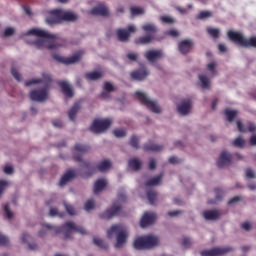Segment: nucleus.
<instances>
[{"label":"nucleus","mask_w":256,"mask_h":256,"mask_svg":"<svg viewBox=\"0 0 256 256\" xmlns=\"http://www.w3.org/2000/svg\"><path fill=\"white\" fill-rule=\"evenodd\" d=\"M80 109H81V104L79 102L74 103V105L68 111V117L70 121H75L77 117V113H79Z\"/></svg>","instance_id":"cd10ccee"},{"label":"nucleus","mask_w":256,"mask_h":256,"mask_svg":"<svg viewBox=\"0 0 256 256\" xmlns=\"http://www.w3.org/2000/svg\"><path fill=\"white\" fill-rule=\"evenodd\" d=\"M157 162L155 161V158H151L149 162V169L153 171V169H156Z\"/></svg>","instance_id":"13d9d810"},{"label":"nucleus","mask_w":256,"mask_h":256,"mask_svg":"<svg viewBox=\"0 0 256 256\" xmlns=\"http://www.w3.org/2000/svg\"><path fill=\"white\" fill-rule=\"evenodd\" d=\"M242 229H244V231H250L251 230V224L249 222H244L241 225Z\"/></svg>","instance_id":"0e129e2a"},{"label":"nucleus","mask_w":256,"mask_h":256,"mask_svg":"<svg viewBox=\"0 0 256 256\" xmlns=\"http://www.w3.org/2000/svg\"><path fill=\"white\" fill-rule=\"evenodd\" d=\"M93 243L94 245H97V247H99L100 249H109V245L100 238L94 237Z\"/></svg>","instance_id":"e433bc0d"},{"label":"nucleus","mask_w":256,"mask_h":256,"mask_svg":"<svg viewBox=\"0 0 256 256\" xmlns=\"http://www.w3.org/2000/svg\"><path fill=\"white\" fill-rule=\"evenodd\" d=\"M230 251H233V248H231V247H225V248L215 247L210 250L201 251L200 255L201 256H222L227 253H230Z\"/></svg>","instance_id":"4468645a"},{"label":"nucleus","mask_w":256,"mask_h":256,"mask_svg":"<svg viewBox=\"0 0 256 256\" xmlns=\"http://www.w3.org/2000/svg\"><path fill=\"white\" fill-rule=\"evenodd\" d=\"M209 17H213L210 11H201L198 15V19H209Z\"/></svg>","instance_id":"37998d69"},{"label":"nucleus","mask_w":256,"mask_h":256,"mask_svg":"<svg viewBox=\"0 0 256 256\" xmlns=\"http://www.w3.org/2000/svg\"><path fill=\"white\" fill-rule=\"evenodd\" d=\"M246 177L248 179H255V172L251 168L246 169Z\"/></svg>","instance_id":"6e6d98bb"},{"label":"nucleus","mask_w":256,"mask_h":256,"mask_svg":"<svg viewBox=\"0 0 256 256\" xmlns=\"http://www.w3.org/2000/svg\"><path fill=\"white\" fill-rule=\"evenodd\" d=\"M129 144L133 147V149H139V138L137 136H132Z\"/></svg>","instance_id":"a19ab883"},{"label":"nucleus","mask_w":256,"mask_h":256,"mask_svg":"<svg viewBox=\"0 0 256 256\" xmlns=\"http://www.w3.org/2000/svg\"><path fill=\"white\" fill-rule=\"evenodd\" d=\"M77 177V173L75 170H68L60 179V186L63 187L67 185L71 179H75Z\"/></svg>","instance_id":"393cba45"},{"label":"nucleus","mask_w":256,"mask_h":256,"mask_svg":"<svg viewBox=\"0 0 256 256\" xmlns=\"http://www.w3.org/2000/svg\"><path fill=\"white\" fill-rule=\"evenodd\" d=\"M127 59H129V61H137V59H139V54L138 53H128Z\"/></svg>","instance_id":"603ef678"},{"label":"nucleus","mask_w":256,"mask_h":256,"mask_svg":"<svg viewBox=\"0 0 256 256\" xmlns=\"http://www.w3.org/2000/svg\"><path fill=\"white\" fill-rule=\"evenodd\" d=\"M169 163H171L172 165H175V164L179 163V158L172 156L169 158Z\"/></svg>","instance_id":"338daca9"},{"label":"nucleus","mask_w":256,"mask_h":256,"mask_svg":"<svg viewBox=\"0 0 256 256\" xmlns=\"http://www.w3.org/2000/svg\"><path fill=\"white\" fill-rule=\"evenodd\" d=\"M11 74L13 75L15 80L23 81V77L20 75L19 71H17L16 68H11Z\"/></svg>","instance_id":"a18cd8bd"},{"label":"nucleus","mask_w":256,"mask_h":256,"mask_svg":"<svg viewBox=\"0 0 256 256\" xmlns=\"http://www.w3.org/2000/svg\"><path fill=\"white\" fill-rule=\"evenodd\" d=\"M135 95H136V99H138V101H140V103L142 105H145V107H147V109L152 111V113H161V107H159V104H157V102L149 99V97H147V95H145V93L137 91L135 93Z\"/></svg>","instance_id":"9d476101"},{"label":"nucleus","mask_w":256,"mask_h":256,"mask_svg":"<svg viewBox=\"0 0 256 256\" xmlns=\"http://www.w3.org/2000/svg\"><path fill=\"white\" fill-rule=\"evenodd\" d=\"M159 245V238L155 236H143L139 237L134 241V248L141 249H152V247H157Z\"/></svg>","instance_id":"6e6552de"},{"label":"nucleus","mask_w":256,"mask_h":256,"mask_svg":"<svg viewBox=\"0 0 256 256\" xmlns=\"http://www.w3.org/2000/svg\"><path fill=\"white\" fill-rule=\"evenodd\" d=\"M26 35H35V37H40L39 40L34 42L35 47L37 49H57V47H61L59 44H55L56 39H59L57 34H51L41 29H31Z\"/></svg>","instance_id":"f03ea898"},{"label":"nucleus","mask_w":256,"mask_h":256,"mask_svg":"<svg viewBox=\"0 0 256 256\" xmlns=\"http://www.w3.org/2000/svg\"><path fill=\"white\" fill-rule=\"evenodd\" d=\"M90 147L83 144H75L74 146V161L81 163L80 167L85 171L83 177H91L95 171H100V173H105L108 169H111V161L104 160L100 162L96 167L91 164V162L83 161V155L89 153Z\"/></svg>","instance_id":"f257e3e1"},{"label":"nucleus","mask_w":256,"mask_h":256,"mask_svg":"<svg viewBox=\"0 0 256 256\" xmlns=\"http://www.w3.org/2000/svg\"><path fill=\"white\" fill-rule=\"evenodd\" d=\"M215 193H216V199L219 200L223 197V190L219 188H215Z\"/></svg>","instance_id":"bf43d9fd"},{"label":"nucleus","mask_w":256,"mask_h":256,"mask_svg":"<svg viewBox=\"0 0 256 256\" xmlns=\"http://www.w3.org/2000/svg\"><path fill=\"white\" fill-rule=\"evenodd\" d=\"M56 233H64L65 239H69L71 237V233L75 231L76 233H80L81 235H87V230L83 228V226H77L75 223L69 221L64 225L57 227L55 229Z\"/></svg>","instance_id":"0eeeda50"},{"label":"nucleus","mask_w":256,"mask_h":256,"mask_svg":"<svg viewBox=\"0 0 256 256\" xmlns=\"http://www.w3.org/2000/svg\"><path fill=\"white\" fill-rule=\"evenodd\" d=\"M236 123H237L238 131H239L240 133H247V132H249V133H255V131H256V125H255V123L248 122V126H247V127H245V126L243 125V122H241V120H238Z\"/></svg>","instance_id":"aec40b11"},{"label":"nucleus","mask_w":256,"mask_h":256,"mask_svg":"<svg viewBox=\"0 0 256 256\" xmlns=\"http://www.w3.org/2000/svg\"><path fill=\"white\" fill-rule=\"evenodd\" d=\"M62 21L75 22L79 19V16L71 11L61 10Z\"/></svg>","instance_id":"bb28decb"},{"label":"nucleus","mask_w":256,"mask_h":256,"mask_svg":"<svg viewBox=\"0 0 256 256\" xmlns=\"http://www.w3.org/2000/svg\"><path fill=\"white\" fill-rule=\"evenodd\" d=\"M104 91H107L108 93H112V91H115V87L111 82H105L104 83Z\"/></svg>","instance_id":"de8ad7c7"},{"label":"nucleus","mask_w":256,"mask_h":256,"mask_svg":"<svg viewBox=\"0 0 256 256\" xmlns=\"http://www.w3.org/2000/svg\"><path fill=\"white\" fill-rule=\"evenodd\" d=\"M156 219H157V215H155V213L145 212L140 220V226L143 229H145V227H149V225H153Z\"/></svg>","instance_id":"a211bd4d"},{"label":"nucleus","mask_w":256,"mask_h":256,"mask_svg":"<svg viewBox=\"0 0 256 256\" xmlns=\"http://www.w3.org/2000/svg\"><path fill=\"white\" fill-rule=\"evenodd\" d=\"M64 207L69 215H76L75 207H73V205L67 204V202H64Z\"/></svg>","instance_id":"c03bdc74"},{"label":"nucleus","mask_w":256,"mask_h":256,"mask_svg":"<svg viewBox=\"0 0 256 256\" xmlns=\"http://www.w3.org/2000/svg\"><path fill=\"white\" fill-rule=\"evenodd\" d=\"M105 187H107V180H105L103 178L98 179L94 184L95 195H97L98 193H101V191H103V189H105Z\"/></svg>","instance_id":"c85d7f7f"},{"label":"nucleus","mask_w":256,"mask_h":256,"mask_svg":"<svg viewBox=\"0 0 256 256\" xmlns=\"http://www.w3.org/2000/svg\"><path fill=\"white\" fill-rule=\"evenodd\" d=\"M238 113L239 112L237 110H231L229 108H226L224 110V114L227 118V121H229V123H233V120L237 117Z\"/></svg>","instance_id":"2f4dec72"},{"label":"nucleus","mask_w":256,"mask_h":256,"mask_svg":"<svg viewBox=\"0 0 256 256\" xmlns=\"http://www.w3.org/2000/svg\"><path fill=\"white\" fill-rule=\"evenodd\" d=\"M4 211L6 213L7 219H13V212L9 209V204H5Z\"/></svg>","instance_id":"8fccbe9b"},{"label":"nucleus","mask_w":256,"mask_h":256,"mask_svg":"<svg viewBox=\"0 0 256 256\" xmlns=\"http://www.w3.org/2000/svg\"><path fill=\"white\" fill-rule=\"evenodd\" d=\"M161 179H163V173H160L158 176L151 178L145 183V185L146 187H153L155 185H159V183H161Z\"/></svg>","instance_id":"473e14b6"},{"label":"nucleus","mask_w":256,"mask_h":256,"mask_svg":"<svg viewBox=\"0 0 256 256\" xmlns=\"http://www.w3.org/2000/svg\"><path fill=\"white\" fill-rule=\"evenodd\" d=\"M130 11H131V15H133V16L143 15V13H145V10L143 8H139V7H131Z\"/></svg>","instance_id":"ea45409f"},{"label":"nucleus","mask_w":256,"mask_h":256,"mask_svg":"<svg viewBox=\"0 0 256 256\" xmlns=\"http://www.w3.org/2000/svg\"><path fill=\"white\" fill-rule=\"evenodd\" d=\"M207 33H209V35L212 36L213 39H219V29L208 27Z\"/></svg>","instance_id":"58836bf2"},{"label":"nucleus","mask_w":256,"mask_h":256,"mask_svg":"<svg viewBox=\"0 0 256 256\" xmlns=\"http://www.w3.org/2000/svg\"><path fill=\"white\" fill-rule=\"evenodd\" d=\"M143 31L147 33L146 36L139 37L135 40L136 45H149L155 39V33H157V26L154 24H146L142 26Z\"/></svg>","instance_id":"1a4fd4ad"},{"label":"nucleus","mask_w":256,"mask_h":256,"mask_svg":"<svg viewBox=\"0 0 256 256\" xmlns=\"http://www.w3.org/2000/svg\"><path fill=\"white\" fill-rule=\"evenodd\" d=\"M59 87H61L62 93L66 97H73V89H71V86L67 81H58Z\"/></svg>","instance_id":"a878e982"},{"label":"nucleus","mask_w":256,"mask_h":256,"mask_svg":"<svg viewBox=\"0 0 256 256\" xmlns=\"http://www.w3.org/2000/svg\"><path fill=\"white\" fill-rule=\"evenodd\" d=\"M227 37L232 41V43H236L240 47H254L256 49V37H250L249 39L245 38L241 32H236L233 30H229L227 32Z\"/></svg>","instance_id":"39448f33"},{"label":"nucleus","mask_w":256,"mask_h":256,"mask_svg":"<svg viewBox=\"0 0 256 256\" xmlns=\"http://www.w3.org/2000/svg\"><path fill=\"white\" fill-rule=\"evenodd\" d=\"M37 83H44V87L38 90H32L30 92V99L32 101L43 102L46 101L49 95V87H51L52 79L50 76L46 77L45 79H32L25 82L26 87H31V85H37Z\"/></svg>","instance_id":"7ed1b4c3"},{"label":"nucleus","mask_w":256,"mask_h":256,"mask_svg":"<svg viewBox=\"0 0 256 256\" xmlns=\"http://www.w3.org/2000/svg\"><path fill=\"white\" fill-rule=\"evenodd\" d=\"M94 208H95V201L93 199H89L84 205L85 211H91V209H94Z\"/></svg>","instance_id":"79ce46f5"},{"label":"nucleus","mask_w":256,"mask_h":256,"mask_svg":"<svg viewBox=\"0 0 256 256\" xmlns=\"http://www.w3.org/2000/svg\"><path fill=\"white\" fill-rule=\"evenodd\" d=\"M85 77L88 81H97L101 79V77H103V72L101 71L89 72V73H86Z\"/></svg>","instance_id":"7c9ffc66"},{"label":"nucleus","mask_w":256,"mask_h":256,"mask_svg":"<svg viewBox=\"0 0 256 256\" xmlns=\"http://www.w3.org/2000/svg\"><path fill=\"white\" fill-rule=\"evenodd\" d=\"M54 127H63V122L59 119L53 121Z\"/></svg>","instance_id":"774afa93"},{"label":"nucleus","mask_w":256,"mask_h":256,"mask_svg":"<svg viewBox=\"0 0 256 256\" xmlns=\"http://www.w3.org/2000/svg\"><path fill=\"white\" fill-rule=\"evenodd\" d=\"M199 80H200L202 89H210L211 81L209 80V78H207V76L199 75Z\"/></svg>","instance_id":"f704fd0d"},{"label":"nucleus","mask_w":256,"mask_h":256,"mask_svg":"<svg viewBox=\"0 0 256 256\" xmlns=\"http://www.w3.org/2000/svg\"><path fill=\"white\" fill-rule=\"evenodd\" d=\"M239 201H241V197L235 196V197H233L232 199H230V200L228 201V205H233V203H237V202H239Z\"/></svg>","instance_id":"e2e57ef3"},{"label":"nucleus","mask_w":256,"mask_h":256,"mask_svg":"<svg viewBox=\"0 0 256 256\" xmlns=\"http://www.w3.org/2000/svg\"><path fill=\"white\" fill-rule=\"evenodd\" d=\"M62 17H61V10H51L46 17V23L48 25H59L61 23Z\"/></svg>","instance_id":"2eb2a0df"},{"label":"nucleus","mask_w":256,"mask_h":256,"mask_svg":"<svg viewBox=\"0 0 256 256\" xmlns=\"http://www.w3.org/2000/svg\"><path fill=\"white\" fill-rule=\"evenodd\" d=\"M249 143L252 147H256V135H252L249 139Z\"/></svg>","instance_id":"69168bd1"},{"label":"nucleus","mask_w":256,"mask_h":256,"mask_svg":"<svg viewBox=\"0 0 256 256\" xmlns=\"http://www.w3.org/2000/svg\"><path fill=\"white\" fill-rule=\"evenodd\" d=\"M111 127V120L109 119H96L90 127L92 133H105Z\"/></svg>","instance_id":"f8f14e48"},{"label":"nucleus","mask_w":256,"mask_h":256,"mask_svg":"<svg viewBox=\"0 0 256 256\" xmlns=\"http://www.w3.org/2000/svg\"><path fill=\"white\" fill-rule=\"evenodd\" d=\"M192 245L191 239L185 237L182 241V247H185V249H188V247Z\"/></svg>","instance_id":"864d4df0"},{"label":"nucleus","mask_w":256,"mask_h":256,"mask_svg":"<svg viewBox=\"0 0 256 256\" xmlns=\"http://www.w3.org/2000/svg\"><path fill=\"white\" fill-rule=\"evenodd\" d=\"M13 33H15V29L8 27L4 31V37H11V35H13Z\"/></svg>","instance_id":"5fc2aeb1"},{"label":"nucleus","mask_w":256,"mask_h":256,"mask_svg":"<svg viewBox=\"0 0 256 256\" xmlns=\"http://www.w3.org/2000/svg\"><path fill=\"white\" fill-rule=\"evenodd\" d=\"M137 31V28L135 26L130 25L128 26V29L125 30L123 28H119L116 30V35L118 41H121L122 43H125V41H129V38L131 37V33H135Z\"/></svg>","instance_id":"ddd939ff"},{"label":"nucleus","mask_w":256,"mask_h":256,"mask_svg":"<svg viewBox=\"0 0 256 256\" xmlns=\"http://www.w3.org/2000/svg\"><path fill=\"white\" fill-rule=\"evenodd\" d=\"M144 151H151L152 153H159V151H163L162 145L157 144H145L143 146Z\"/></svg>","instance_id":"c756f323"},{"label":"nucleus","mask_w":256,"mask_h":256,"mask_svg":"<svg viewBox=\"0 0 256 256\" xmlns=\"http://www.w3.org/2000/svg\"><path fill=\"white\" fill-rule=\"evenodd\" d=\"M232 145L234 147H238L239 149H243V147H245V139H243V137L239 136L238 138H236Z\"/></svg>","instance_id":"4c0bfd02"},{"label":"nucleus","mask_w":256,"mask_h":256,"mask_svg":"<svg viewBox=\"0 0 256 256\" xmlns=\"http://www.w3.org/2000/svg\"><path fill=\"white\" fill-rule=\"evenodd\" d=\"M203 217L206 221H217L221 217L219 210H207L203 212Z\"/></svg>","instance_id":"b1692460"},{"label":"nucleus","mask_w":256,"mask_h":256,"mask_svg":"<svg viewBox=\"0 0 256 256\" xmlns=\"http://www.w3.org/2000/svg\"><path fill=\"white\" fill-rule=\"evenodd\" d=\"M167 34L170 35V37H179V32L175 29L169 30Z\"/></svg>","instance_id":"052dcab7"},{"label":"nucleus","mask_w":256,"mask_h":256,"mask_svg":"<svg viewBox=\"0 0 256 256\" xmlns=\"http://www.w3.org/2000/svg\"><path fill=\"white\" fill-rule=\"evenodd\" d=\"M4 173H5L6 175H13V167H12V166H6V167L4 168Z\"/></svg>","instance_id":"680f3d73"},{"label":"nucleus","mask_w":256,"mask_h":256,"mask_svg":"<svg viewBox=\"0 0 256 256\" xmlns=\"http://www.w3.org/2000/svg\"><path fill=\"white\" fill-rule=\"evenodd\" d=\"M116 235V249H121L123 245L127 243V228H125L122 224L113 225L110 229L107 230L108 239H113Z\"/></svg>","instance_id":"20e7f679"},{"label":"nucleus","mask_w":256,"mask_h":256,"mask_svg":"<svg viewBox=\"0 0 256 256\" xmlns=\"http://www.w3.org/2000/svg\"><path fill=\"white\" fill-rule=\"evenodd\" d=\"M84 53L85 52H83V50H80L68 58H63L59 54H52V57L55 61H58V63H64V65H73L81 61Z\"/></svg>","instance_id":"9b49d317"},{"label":"nucleus","mask_w":256,"mask_h":256,"mask_svg":"<svg viewBox=\"0 0 256 256\" xmlns=\"http://www.w3.org/2000/svg\"><path fill=\"white\" fill-rule=\"evenodd\" d=\"M232 159L233 157L231 154L227 153V151H222L219 159L217 160V167H219V169H223V167H229V165H231Z\"/></svg>","instance_id":"dca6fc26"},{"label":"nucleus","mask_w":256,"mask_h":256,"mask_svg":"<svg viewBox=\"0 0 256 256\" xmlns=\"http://www.w3.org/2000/svg\"><path fill=\"white\" fill-rule=\"evenodd\" d=\"M147 198H148L150 205H154L155 201H157V192L154 190H148Z\"/></svg>","instance_id":"c9c22d12"},{"label":"nucleus","mask_w":256,"mask_h":256,"mask_svg":"<svg viewBox=\"0 0 256 256\" xmlns=\"http://www.w3.org/2000/svg\"><path fill=\"white\" fill-rule=\"evenodd\" d=\"M0 245L1 246L9 245V238L3 234H0Z\"/></svg>","instance_id":"3c124183"},{"label":"nucleus","mask_w":256,"mask_h":256,"mask_svg":"<svg viewBox=\"0 0 256 256\" xmlns=\"http://www.w3.org/2000/svg\"><path fill=\"white\" fill-rule=\"evenodd\" d=\"M130 75L134 79V81H144V79H147L149 71L147 70V68L143 67L141 69L132 71Z\"/></svg>","instance_id":"6ab92c4d"},{"label":"nucleus","mask_w":256,"mask_h":256,"mask_svg":"<svg viewBox=\"0 0 256 256\" xmlns=\"http://www.w3.org/2000/svg\"><path fill=\"white\" fill-rule=\"evenodd\" d=\"M144 57L149 63H155L159 59H163V50H148L145 52Z\"/></svg>","instance_id":"f3484780"},{"label":"nucleus","mask_w":256,"mask_h":256,"mask_svg":"<svg viewBox=\"0 0 256 256\" xmlns=\"http://www.w3.org/2000/svg\"><path fill=\"white\" fill-rule=\"evenodd\" d=\"M113 134L115 137H125L127 135V132L124 129H116L113 131Z\"/></svg>","instance_id":"09e8293b"},{"label":"nucleus","mask_w":256,"mask_h":256,"mask_svg":"<svg viewBox=\"0 0 256 256\" xmlns=\"http://www.w3.org/2000/svg\"><path fill=\"white\" fill-rule=\"evenodd\" d=\"M215 67H217V64L215 62H211L207 65L208 71H211L213 75H215Z\"/></svg>","instance_id":"4d7b16f0"},{"label":"nucleus","mask_w":256,"mask_h":256,"mask_svg":"<svg viewBox=\"0 0 256 256\" xmlns=\"http://www.w3.org/2000/svg\"><path fill=\"white\" fill-rule=\"evenodd\" d=\"M128 165L130 169H133V171H139V169H141V161L137 158L130 159Z\"/></svg>","instance_id":"72a5a7b5"},{"label":"nucleus","mask_w":256,"mask_h":256,"mask_svg":"<svg viewBox=\"0 0 256 256\" xmlns=\"http://www.w3.org/2000/svg\"><path fill=\"white\" fill-rule=\"evenodd\" d=\"M127 196L125 193L118 194V201L113 202L110 209H107L105 212L100 214V219H113V217H117L121 215L123 211V207L121 206V202L126 201Z\"/></svg>","instance_id":"423d86ee"},{"label":"nucleus","mask_w":256,"mask_h":256,"mask_svg":"<svg viewBox=\"0 0 256 256\" xmlns=\"http://www.w3.org/2000/svg\"><path fill=\"white\" fill-rule=\"evenodd\" d=\"M177 109L180 115H189L191 111V100L182 101L181 104L178 105Z\"/></svg>","instance_id":"5701e85b"},{"label":"nucleus","mask_w":256,"mask_h":256,"mask_svg":"<svg viewBox=\"0 0 256 256\" xmlns=\"http://www.w3.org/2000/svg\"><path fill=\"white\" fill-rule=\"evenodd\" d=\"M161 21L167 25H172V23H175V19L171 18L170 16H162Z\"/></svg>","instance_id":"49530a36"},{"label":"nucleus","mask_w":256,"mask_h":256,"mask_svg":"<svg viewBox=\"0 0 256 256\" xmlns=\"http://www.w3.org/2000/svg\"><path fill=\"white\" fill-rule=\"evenodd\" d=\"M178 49L182 55H187L191 49H193V41L191 40H183L179 43Z\"/></svg>","instance_id":"4be33fe9"},{"label":"nucleus","mask_w":256,"mask_h":256,"mask_svg":"<svg viewBox=\"0 0 256 256\" xmlns=\"http://www.w3.org/2000/svg\"><path fill=\"white\" fill-rule=\"evenodd\" d=\"M91 15H100L101 17H109V8L104 4H99L91 10Z\"/></svg>","instance_id":"412c9836"}]
</instances>
